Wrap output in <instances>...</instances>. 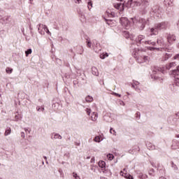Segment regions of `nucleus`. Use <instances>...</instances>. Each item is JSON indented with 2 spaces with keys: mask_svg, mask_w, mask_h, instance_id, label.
Returning <instances> with one entry per match:
<instances>
[{
  "mask_svg": "<svg viewBox=\"0 0 179 179\" xmlns=\"http://www.w3.org/2000/svg\"><path fill=\"white\" fill-rule=\"evenodd\" d=\"M135 45L131 46L133 50V57L136 58L137 62L138 64H143V62H146L149 61V57L143 55V50H139L138 48H134Z\"/></svg>",
  "mask_w": 179,
  "mask_h": 179,
  "instance_id": "f257e3e1",
  "label": "nucleus"
},
{
  "mask_svg": "<svg viewBox=\"0 0 179 179\" xmlns=\"http://www.w3.org/2000/svg\"><path fill=\"white\" fill-rule=\"evenodd\" d=\"M164 72V69L159 66H155L152 73L151 74L152 79H154L155 80H163V78L159 77V75L160 73H163Z\"/></svg>",
  "mask_w": 179,
  "mask_h": 179,
  "instance_id": "f03ea898",
  "label": "nucleus"
},
{
  "mask_svg": "<svg viewBox=\"0 0 179 179\" xmlns=\"http://www.w3.org/2000/svg\"><path fill=\"white\" fill-rule=\"evenodd\" d=\"M150 0H129V3H134L136 6H141L143 9H145L148 5H149Z\"/></svg>",
  "mask_w": 179,
  "mask_h": 179,
  "instance_id": "7ed1b4c3",
  "label": "nucleus"
},
{
  "mask_svg": "<svg viewBox=\"0 0 179 179\" xmlns=\"http://www.w3.org/2000/svg\"><path fill=\"white\" fill-rule=\"evenodd\" d=\"M133 23H136L137 27L139 30H143L145 29V26H146L147 20L144 18H140L139 20H136V18H131Z\"/></svg>",
  "mask_w": 179,
  "mask_h": 179,
  "instance_id": "20e7f679",
  "label": "nucleus"
},
{
  "mask_svg": "<svg viewBox=\"0 0 179 179\" xmlns=\"http://www.w3.org/2000/svg\"><path fill=\"white\" fill-rule=\"evenodd\" d=\"M136 41L138 44H145L146 45L148 44L149 45H156V42L152 41H146L145 40V36L139 35L136 38Z\"/></svg>",
  "mask_w": 179,
  "mask_h": 179,
  "instance_id": "39448f33",
  "label": "nucleus"
},
{
  "mask_svg": "<svg viewBox=\"0 0 179 179\" xmlns=\"http://www.w3.org/2000/svg\"><path fill=\"white\" fill-rule=\"evenodd\" d=\"M38 33L42 35L45 34V33H47V34H51V32H50L48 28L43 24H39L38 25Z\"/></svg>",
  "mask_w": 179,
  "mask_h": 179,
  "instance_id": "423d86ee",
  "label": "nucleus"
},
{
  "mask_svg": "<svg viewBox=\"0 0 179 179\" xmlns=\"http://www.w3.org/2000/svg\"><path fill=\"white\" fill-rule=\"evenodd\" d=\"M150 13L153 15V16H156L157 17H161L162 10H160V8H159V6H155L152 8Z\"/></svg>",
  "mask_w": 179,
  "mask_h": 179,
  "instance_id": "0eeeda50",
  "label": "nucleus"
},
{
  "mask_svg": "<svg viewBox=\"0 0 179 179\" xmlns=\"http://www.w3.org/2000/svg\"><path fill=\"white\" fill-rule=\"evenodd\" d=\"M120 23L122 26H123L124 28H125L127 30L129 29L131 26V23L129 22V20H128L127 17H122L120 18Z\"/></svg>",
  "mask_w": 179,
  "mask_h": 179,
  "instance_id": "6e6552de",
  "label": "nucleus"
},
{
  "mask_svg": "<svg viewBox=\"0 0 179 179\" xmlns=\"http://www.w3.org/2000/svg\"><path fill=\"white\" fill-rule=\"evenodd\" d=\"M179 66L176 67V69L173 70V75H174V85L176 86H179Z\"/></svg>",
  "mask_w": 179,
  "mask_h": 179,
  "instance_id": "1a4fd4ad",
  "label": "nucleus"
},
{
  "mask_svg": "<svg viewBox=\"0 0 179 179\" xmlns=\"http://www.w3.org/2000/svg\"><path fill=\"white\" fill-rule=\"evenodd\" d=\"M155 25H156V29H158L159 30H166V29L169 27V22H162L158 24H155Z\"/></svg>",
  "mask_w": 179,
  "mask_h": 179,
  "instance_id": "9d476101",
  "label": "nucleus"
},
{
  "mask_svg": "<svg viewBox=\"0 0 179 179\" xmlns=\"http://www.w3.org/2000/svg\"><path fill=\"white\" fill-rule=\"evenodd\" d=\"M141 86V83L136 80H134L133 83L131 84V87L133 89H135L136 92H137L138 93H141V87H139Z\"/></svg>",
  "mask_w": 179,
  "mask_h": 179,
  "instance_id": "9b49d317",
  "label": "nucleus"
},
{
  "mask_svg": "<svg viewBox=\"0 0 179 179\" xmlns=\"http://www.w3.org/2000/svg\"><path fill=\"white\" fill-rule=\"evenodd\" d=\"M10 20H11V19H10V17H9V16H5L0 19V22H1V23H2V24H6L9 23L10 22Z\"/></svg>",
  "mask_w": 179,
  "mask_h": 179,
  "instance_id": "f8f14e48",
  "label": "nucleus"
},
{
  "mask_svg": "<svg viewBox=\"0 0 179 179\" xmlns=\"http://www.w3.org/2000/svg\"><path fill=\"white\" fill-rule=\"evenodd\" d=\"M176 35L173 34H168L167 41H168V43H169V44H171V43H173V41H176Z\"/></svg>",
  "mask_w": 179,
  "mask_h": 179,
  "instance_id": "ddd939ff",
  "label": "nucleus"
},
{
  "mask_svg": "<svg viewBox=\"0 0 179 179\" xmlns=\"http://www.w3.org/2000/svg\"><path fill=\"white\" fill-rule=\"evenodd\" d=\"M157 43L158 44V45H159V47H162V48H166V43L164 42V38L162 37L159 38V39H157Z\"/></svg>",
  "mask_w": 179,
  "mask_h": 179,
  "instance_id": "4468645a",
  "label": "nucleus"
},
{
  "mask_svg": "<svg viewBox=\"0 0 179 179\" xmlns=\"http://www.w3.org/2000/svg\"><path fill=\"white\" fill-rule=\"evenodd\" d=\"M159 29L156 28V24L155 25V27L150 29V36H157L159 34Z\"/></svg>",
  "mask_w": 179,
  "mask_h": 179,
  "instance_id": "2eb2a0df",
  "label": "nucleus"
},
{
  "mask_svg": "<svg viewBox=\"0 0 179 179\" xmlns=\"http://www.w3.org/2000/svg\"><path fill=\"white\" fill-rule=\"evenodd\" d=\"M51 139H62V136L57 133H52L50 135Z\"/></svg>",
  "mask_w": 179,
  "mask_h": 179,
  "instance_id": "dca6fc26",
  "label": "nucleus"
},
{
  "mask_svg": "<svg viewBox=\"0 0 179 179\" xmlns=\"http://www.w3.org/2000/svg\"><path fill=\"white\" fill-rule=\"evenodd\" d=\"M97 118H99V113H97L96 112H93L91 114V117H90L91 121L96 122V121H97Z\"/></svg>",
  "mask_w": 179,
  "mask_h": 179,
  "instance_id": "f3484780",
  "label": "nucleus"
},
{
  "mask_svg": "<svg viewBox=\"0 0 179 179\" xmlns=\"http://www.w3.org/2000/svg\"><path fill=\"white\" fill-rule=\"evenodd\" d=\"M123 36L125 37V38H130L131 40H134V35H131L128 31H124L123 32Z\"/></svg>",
  "mask_w": 179,
  "mask_h": 179,
  "instance_id": "a211bd4d",
  "label": "nucleus"
},
{
  "mask_svg": "<svg viewBox=\"0 0 179 179\" xmlns=\"http://www.w3.org/2000/svg\"><path fill=\"white\" fill-rule=\"evenodd\" d=\"M115 9H118L120 10H124V3H117L115 4Z\"/></svg>",
  "mask_w": 179,
  "mask_h": 179,
  "instance_id": "6ab92c4d",
  "label": "nucleus"
},
{
  "mask_svg": "<svg viewBox=\"0 0 179 179\" xmlns=\"http://www.w3.org/2000/svg\"><path fill=\"white\" fill-rule=\"evenodd\" d=\"M120 176H122V177H124V178H127V179H134V176L129 175V173H124L122 171H120Z\"/></svg>",
  "mask_w": 179,
  "mask_h": 179,
  "instance_id": "aec40b11",
  "label": "nucleus"
},
{
  "mask_svg": "<svg viewBox=\"0 0 179 179\" xmlns=\"http://www.w3.org/2000/svg\"><path fill=\"white\" fill-rule=\"evenodd\" d=\"M175 66H177L176 62H171L169 64H166V69L169 71V69H171V68H174Z\"/></svg>",
  "mask_w": 179,
  "mask_h": 179,
  "instance_id": "412c9836",
  "label": "nucleus"
},
{
  "mask_svg": "<svg viewBox=\"0 0 179 179\" xmlns=\"http://www.w3.org/2000/svg\"><path fill=\"white\" fill-rule=\"evenodd\" d=\"M173 0H164V3L166 6H173L174 3H173Z\"/></svg>",
  "mask_w": 179,
  "mask_h": 179,
  "instance_id": "4be33fe9",
  "label": "nucleus"
},
{
  "mask_svg": "<svg viewBox=\"0 0 179 179\" xmlns=\"http://www.w3.org/2000/svg\"><path fill=\"white\" fill-rule=\"evenodd\" d=\"M173 57V54L171 53H166L164 56L162 57V61H167L169 58Z\"/></svg>",
  "mask_w": 179,
  "mask_h": 179,
  "instance_id": "5701e85b",
  "label": "nucleus"
},
{
  "mask_svg": "<svg viewBox=\"0 0 179 179\" xmlns=\"http://www.w3.org/2000/svg\"><path fill=\"white\" fill-rule=\"evenodd\" d=\"M98 164L103 171L106 170V162L104 161H99Z\"/></svg>",
  "mask_w": 179,
  "mask_h": 179,
  "instance_id": "b1692460",
  "label": "nucleus"
},
{
  "mask_svg": "<svg viewBox=\"0 0 179 179\" xmlns=\"http://www.w3.org/2000/svg\"><path fill=\"white\" fill-rule=\"evenodd\" d=\"M92 74L94 75V76H99V70L97 69V67H92Z\"/></svg>",
  "mask_w": 179,
  "mask_h": 179,
  "instance_id": "393cba45",
  "label": "nucleus"
},
{
  "mask_svg": "<svg viewBox=\"0 0 179 179\" xmlns=\"http://www.w3.org/2000/svg\"><path fill=\"white\" fill-rule=\"evenodd\" d=\"M172 149L176 150V149H179V141H176L173 143L171 145Z\"/></svg>",
  "mask_w": 179,
  "mask_h": 179,
  "instance_id": "a878e982",
  "label": "nucleus"
},
{
  "mask_svg": "<svg viewBox=\"0 0 179 179\" xmlns=\"http://www.w3.org/2000/svg\"><path fill=\"white\" fill-rule=\"evenodd\" d=\"M45 108H44V106H37L36 107V111L38 112H42L44 113Z\"/></svg>",
  "mask_w": 179,
  "mask_h": 179,
  "instance_id": "bb28decb",
  "label": "nucleus"
},
{
  "mask_svg": "<svg viewBox=\"0 0 179 179\" xmlns=\"http://www.w3.org/2000/svg\"><path fill=\"white\" fill-rule=\"evenodd\" d=\"M85 101H87V103H92V101H93V96H87L85 97Z\"/></svg>",
  "mask_w": 179,
  "mask_h": 179,
  "instance_id": "cd10ccee",
  "label": "nucleus"
},
{
  "mask_svg": "<svg viewBox=\"0 0 179 179\" xmlns=\"http://www.w3.org/2000/svg\"><path fill=\"white\" fill-rule=\"evenodd\" d=\"M5 36H6V32L4 30L0 31V37L1 38H5Z\"/></svg>",
  "mask_w": 179,
  "mask_h": 179,
  "instance_id": "c85d7f7f",
  "label": "nucleus"
},
{
  "mask_svg": "<svg viewBox=\"0 0 179 179\" xmlns=\"http://www.w3.org/2000/svg\"><path fill=\"white\" fill-rule=\"evenodd\" d=\"M108 57V53H102L100 55L101 59H104L105 58H107Z\"/></svg>",
  "mask_w": 179,
  "mask_h": 179,
  "instance_id": "c756f323",
  "label": "nucleus"
},
{
  "mask_svg": "<svg viewBox=\"0 0 179 179\" xmlns=\"http://www.w3.org/2000/svg\"><path fill=\"white\" fill-rule=\"evenodd\" d=\"M10 132H12V130L10 129V128H8L4 133L5 136H8V135H10Z\"/></svg>",
  "mask_w": 179,
  "mask_h": 179,
  "instance_id": "7c9ffc66",
  "label": "nucleus"
},
{
  "mask_svg": "<svg viewBox=\"0 0 179 179\" xmlns=\"http://www.w3.org/2000/svg\"><path fill=\"white\" fill-rule=\"evenodd\" d=\"M85 113H87V115H90V114H92V109L89 108H86L85 109Z\"/></svg>",
  "mask_w": 179,
  "mask_h": 179,
  "instance_id": "2f4dec72",
  "label": "nucleus"
},
{
  "mask_svg": "<svg viewBox=\"0 0 179 179\" xmlns=\"http://www.w3.org/2000/svg\"><path fill=\"white\" fill-rule=\"evenodd\" d=\"M107 159L108 160H113L114 159V155L113 154H108L107 155Z\"/></svg>",
  "mask_w": 179,
  "mask_h": 179,
  "instance_id": "473e14b6",
  "label": "nucleus"
},
{
  "mask_svg": "<svg viewBox=\"0 0 179 179\" xmlns=\"http://www.w3.org/2000/svg\"><path fill=\"white\" fill-rule=\"evenodd\" d=\"M6 73L10 74V73H12V72H13V69H10V68H9V67H7V68L6 69Z\"/></svg>",
  "mask_w": 179,
  "mask_h": 179,
  "instance_id": "72a5a7b5",
  "label": "nucleus"
},
{
  "mask_svg": "<svg viewBox=\"0 0 179 179\" xmlns=\"http://www.w3.org/2000/svg\"><path fill=\"white\" fill-rule=\"evenodd\" d=\"M87 45L88 48H92V41H90V39H87Z\"/></svg>",
  "mask_w": 179,
  "mask_h": 179,
  "instance_id": "f704fd0d",
  "label": "nucleus"
},
{
  "mask_svg": "<svg viewBox=\"0 0 179 179\" xmlns=\"http://www.w3.org/2000/svg\"><path fill=\"white\" fill-rule=\"evenodd\" d=\"M32 50L31 49H28L27 50L25 51V55L26 57H29V54H31Z\"/></svg>",
  "mask_w": 179,
  "mask_h": 179,
  "instance_id": "c9c22d12",
  "label": "nucleus"
},
{
  "mask_svg": "<svg viewBox=\"0 0 179 179\" xmlns=\"http://www.w3.org/2000/svg\"><path fill=\"white\" fill-rule=\"evenodd\" d=\"M155 50H157L158 51H161L162 48H155V47L150 48V51H155Z\"/></svg>",
  "mask_w": 179,
  "mask_h": 179,
  "instance_id": "e433bc0d",
  "label": "nucleus"
},
{
  "mask_svg": "<svg viewBox=\"0 0 179 179\" xmlns=\"http://www.w3.org/2000/svg\"><path fill=\"white\" fill-rule=\"evenodd\" d=\"M87 8H88L89 10H90V9H92V8H93V4L92 3V1L88 2Z\"/></svg>",
  "mask_w": 179,
  "mask_h": 179,
  "instance_id": "4c0bfd02",
  "label": "nucleus"
},
{
  "mask_svg": "<svg viewBox=\"0 0 179 179\" xmlns=\"http://www.w3.org/2000/svg\"><path fill=\"white\" fill-rule=\"evenodd\" d=\"M94 142H96V143H100V136H96L95 138H94Z\"/></svg>",
  "mask_w": 179,
  "mask_h": 179,
  "instance_id": "58836bf2",
  "label": "nucleus"
},
{
  "mask_svg": "<svg viewBox=\"0 0 179 179\" xmlns=\"http://www.w3.org/2000/svg\"><path fill=\"white\" fill-rule=\"evenodd\" d=\"M138 177H139V178H141V179H146V178H148V176L147 175H143L142 173H141Z\"/></svg>",
  "mask_w": 179,
  "mask_h": 179,
  "instance_id": "ea45409f",
  "label": "nucleus"
},
{
  "mask_svg": "<svg viewBox=\"0 0 179 179\" xmlns=\"http://www.w3.org/2000/svg\"><path fill=\"white\" fill-rule=\"evenodd\" d=\"M110 133L113 135H115V136H117V132L115 131V130H113V128H110Z\"/></svg>",
  "mask_w": 179,
  "mask_h": 179,
  "instance_id": "a19ab883",
  "label": "nucleus"
},
{
  "mask_svg": "<svg viewBox=\"0 0 179 179\" xmlns=\"http://www.w3.org/2000/svg\"><path fill=\"white\" fill-rule=\"evenodd\" d=\"M173 59H175L176 61H179V53L175 55L173 57Z\"/></svg>",
  "mask_w": 179,
  "mask_h": 179,
  "instance_id": "79ce46f5",
  "label": "nucleus"
},
{
  "mask_svg": "<svg viewBox=\"0 0 179 179\" xmlns=\"http://www.w3.org/2000/svg\"><path fill=\"white\" fill-rule=\"evenodd\" d=\"M73 177L76 179H80V176H78V173H73Z\"/></svg>",
  "mask_w": 179,
  "mask_h": 179,
  "instance_id": "37998d69",
  "label": "nucleus"
},
{
  "mask_svg": "<svg viewBox=\"0 0 179 179\" xmlns=\"http://www.w3.org/2000/svg\"><path fill=\"white\" fill-rule=\"evenodd\" d=\"M112 94L113 96H116L117 97H121V94L117 93V92H113Z\"/></svg>",
  "mask_w": 179,
  "mask_h": 179,
  "instance_id": "c03bdc74",
  "label": "nucleus"
},
{
  "mask_svg": "<svg viewBox=\"0 0 179 179\" xmlns=\"http://www.w3.org/2000/svg\"><path fill=\"white\" fill-rule=\"evenodd\" d=\"M107 24H108V26H110L111 24V20H107V19H105Z\"/></svg>",
  "mask_w": 179,
  "mask_h": 179,
  "instance_id": "a18cd8bd",
  "label": "nucleus"
},
{
  "mask_svg": "<svg viewBox=\"0 0 179 179\" xmlns=\"http://www.w3.org/2000/svg\"><path fill=\"white\" fill-rule=\"evenodd\" d=\"M119 104L120 106H125V103L121 100L119 101Z\"/></svg>",
  "mask_w": 179,
  "mask_h": 179,
  "instance_id": "49530a36",
  "label": "nucleus"
},
{
  "mask_svg": "<svg viewBox=\"0 0 179 179\" xmlns=\"http://www.w3.org/2000/svg\"><path fill=\"white\" fill-rule=\"evenodd\" d=\"M20 118V117L19 116V115H16L15 116V121H19V119Z\"/></svg>",
  "mask_w": 179,
  "mask_h": 179,
  "instance_id": "de8ad7c7",
  "label": "nucleus"
},
{
  "mask_svg": "<svg viewBox=\"0 0 179 179\" xmlns=\"http://www.w3.org/2000/svg\"><path fill=\"white\" fill-rule=\"evenodd\" d=\"M24 131H25L26 133L28 132V134H30V132H31V130H30V129H26V128L24 129Z\"/></svg>",
  "mask_w": 179,
  "mask_h": 179,
  "instance_id": "09e8293b",
  "label": "nucleus"
},
{
  "mask_svg": "<svg viewBox=\"0 0 179 179\" xmlns=\"http://www.w3.org/2000/svg\"><path fill=\"white\" fill-rule=\"evenodd\" d=\"M21 137L23 138H25L24 132H21Z\"/></svg>",
  "mask_w": 179,
  "mask_h": 179,
  "instance_id": "8fccbe9b",
  "label": "nucleus"
},
{
  "mask_svg": "<svg viewBox=\"0 0 179 179\" xmlns=\"http://www.w3.org/2000/svg\"><path fill=\"white\" fill-rule=\"evenodd\" d=\"M166 51H168V52H170V49H169V48H166Z\"/></svg>",
  "mask_w": 179,
  "mask_h": 179,
  "instance_id": "3c124183",
  "label": "nucleus"
},
{
  "mask_svg": "<svg viewBox=\"0 0 179 179\" xmlns=\"http://www.w3.org/2000/svg\"><path fill=\"white\" fill-rule=\"evenodd\" d=\"M94 162V158L91 159V162Z\"/></svg>",
  "mask_w": 179,
  "mask_h": 179,
  "instance_id": "603ef678",
  "label": "nucleus"
},
{
  "mask_svg": "<svg viewBox=\"0 0 179 179\" xmlns=\"http://www.w3.org/2000/svg\"><path fill=\"white\" fill-rule=\"evenodd\" d=\"M177 26H178V29H179V20H178V23H177Z\"/></svg>",
  "mask_w": 179,
  "mask_h": 179,
  "instance_id": "864d4df0",
  "label": "nucleus"
},
{
  "mask_svg": "<svg viewBox=\"0 0 179 179\" xmlns=\"http://www.w3.org/2000/svg\"><path fill=\"white\" fill-rule=\"evenodd\" d=\"M159 179H166V178L162 176V177L159 178Z\"/></svg>",
  "mask_w": 179,
  "mask_h": 179,
  "instance_id": "5fc2aeb1",
  "label": "nucleus"
},
{
  "mask_svg": "<svg viewBox=\"0 0 179 179\" xmlns=\"http://www.w3.org/2000/svg\"><path fill=\"white\" fill-rule=\"evenodd\" d=\"M137 115H141V113L138 112Z\"/></svg>",
  "mask_w": 179,
  "mask_h": 179,
  "instance_id": "6e6d98bb",
  "label": "nucleus"
},
{
  "mask_svg": "<svg viewBox=\"0 0 179 179\" xmlns=\"http://www.w3.org/2000/svg\"><path fill=\"white\" fill-rule=\"evenodd\" d=\"M43 158L45 159V160H47V157H43Z\"/></svg>",
  "mask_w": 179,
  "mask_h": 179,
  "instance_id": "4d7b16f0",
  "label": "nucleus"
},
{
  "mask_svg": "<svg viewBox=\"0 0 179 179\" xmlns=\"http://www.w3.org/2000/svg\"><path fill=\"white\" fill-rule=\"evenodd\" d=\"M176 138H179V134L176 135Z\"/></svg>",
  "mask_w": 179,
  "mask_h": 179,
  "instance_id": "13d9d810",
  "label": "nucleus"
},
{
  "mask_svg": "<svg viewBox=\"0 0 179 179\" xmlns=\"http://www.w3.org/2000/svg\"><path fill=\"white\" fill-rule=\"evenodd\" d=\"M40 30H44V29H43V28H40Z\"/></svg>",
  "mask_w": 179,
  "mask_h": 179,
  "instance_id": "bf43d9fd",
  "label": "nucleus"
},
{
  "mask_svg": "<svg viewBox=\"0 0 179 179\" xmlns=\"http://www.w3.org/2000/svg\"><path fill=\"white\" fill-rule=\"evenodd\" d=\"M82 52H83V50H82L81 53H80V54H82Z\"/></svg>",
  "mask_w": 179,
  "mask_h": 179,
  "instance_id": "052dcab7",
  "label": "nucleus"
},
{
  "mask_svg": "<svg viewBox=\"0 0 179 179\" xmlns=\"http://www.w3.org/2000/svg\"><path fill=\"white\" fill-rule=\"evenodd\" d=\"M77 1H78V3H79V1H80V0H77Z\"/></svg>",
  "mask_w": 179,
  "mask_h": 179,
  "instance_id": "680f3d73",
  "label": "nucleus"
},
{
  "mask_svg": "<svg viewBox=\"0 0 179 179\" xmlns=\"http://www.w3.org/2000/svg\"><path fill=\"white\" fill-rule=\"evenodd\" d=\"M127 94L129 95V92H127Z\"/></svg>",
  "mask_w": 179,
  "mask_h": 179,
  "instance_id": "e2e57ef3",
  "label": "nucleus"
},
{
  "mask_svg": "<svg viewBox=\"0 0 179 179\" xmlns=\"http://www.w3.org/2000/svg\"><path fill=\"white\" fill-rule=\"evenodd\" d=\"M149 149H150H150H153V148H149Z\"/></svg>",
  "mask_w": 179,
  "mask_h": 179,
  "instance_id": "0e129e2a",
  "label": "nucleus"
},
{
  "mask_svg": "<svg viewBox=\"0 0 179 179\" xmlns=\"http://www.w3.org/2000/svg\"><path fill=\"white\" fill-rule=\"evenodd\" d=\"M152 145V144H151V143H150V144H148V145Z\"/></svg>",
  "mask_w": 179,
  "mask_h": 179,
  "instance_id": "69168bd1",
  "label": "nucleus"
},
{
  "mask_svg": "<svg viewBox=\"0 0 179 179\" xmlns=\"http://www.w3.org/2000/svg\"><path fill=\"white\" fill-rule=\"evenodd\" d=\"M124 171H125V169H124Z\"/></svg>",
  "mask_w": 179,
  "mask_h": 179,
  "instance_id": "338daca9",
  "label": "nucleus"
}]
</instances>
